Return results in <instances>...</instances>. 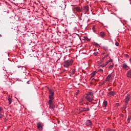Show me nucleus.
<instances>
[{
  "instance_id": "obj_26",
  "label": "nucleus",
  "mask_w": 131,
  "mask_h": 131,
  "mask_svg": "<svg viewBox=\"0 0 131 131\" xmlns=\"http://www.w3.org/2000/svg\"><path fill=\"white\" fill-rule=\"evenodd\" d=\"M0 113H4L3 108L2 107H0Z\"/></svg>"
},
{
  "instance_id": "obj_32",
  "label": "nucleus",
  "mask_w": 131,
  "mask_h": 131,
  "mask_svg": "<svg viewBox=\"0 0 131 131\" xmlns=\"http://www.w3.org/2000/svg\"><path fill=\"white\" fill-rule=\"evenodd\" d=\"M101 54H102V55H105V52H102V53H101Z\"/></svg>"
},
{
  "instance_id": "obj_2",
  "label": "nucleus",
  "mask_w": 131,
  "mask_h": 131,
  "mask_svg": "<svg viewBox=\"0 0 131 131\" xmlns=\"http://www.w3.org/2000/svg\"><path fill=\"white\" fill-rule=\"evenodd\" d=\"M85 99L90 103L94 101V94L92 92H88L86 94Z\"/></svg>"
},
{
  "instance_id": "obj_35",
  "label": "nucleus",
  "mask_w": 131,
  "mask_h": 131,
  "mask_svg": "<svg viewBox=\"0 0 131 131\" xmlns=\"http://www.w3.org/2000/svg\"><path fill=\"white\" fill-rule=\"evenodd\" d=\"M78 95V92L76 93V95L77 96Z\"/></svg>"
},
{
  "instance_id": "obj_24",
  "label": "nucleus",
  "mask_w": 131,
  "mask_h": 131,
  "mask_svg": "<svg viewBox=\"0 0 131 131\" xmlns=\"http://www.w3.org/2000/svg\"><path fill=\"white\" fill-rule=\"evenodd\" d=\"M103 70L102 69H99L98 70L97 72H100V73H103Z\"/></svg>"
},
{
  "instance_id": "obj_15",
  "label": "nucleus",
  "mask_w": 131,
  "mask_h": 131,
  "mask_svg": "<svg viewBox=\"0 0 131 131\" xmlns=\"http://www.w3.org/2000/svg\"><path fill=\"white\" fill-rule=\"evenodd\" d=\"M88 111H90V108H83L82 111H81V112H88Z\"/></svg>"
},
{
  "instance_id": "obj_16",
  "label": "nucleus",
  "mask_w": 131,
  "mask_h": 131,
  "mask_svg": "<svg viewBox=\"0 0 131 131\" xmlns=\"http://www.w3.org/2000/svg\"><path fill=\"white\" fill-rule=\"evenodd\" d=\"M110 62H111V63H112V62H113V60L111 58H110L108 60H107L106 62V63H105L106 65H108V64L109 63H110Z\"/></svg>"
},
{
  "instance_id": "obj_22",
  "label": "nucleus",
  "mask_w": 131,
  "mask_h": 131,
  "mask_svg": "<svg viewBox=\"0 0 131 131\" xmlns=\"http://www.w3.org/2000/svg\"><path fill=\"white\" fill-rule=\"evenodd\" d=\"M76 70L75 69H73L72 71H71V74H74V73H75Z\"/></svg>"
},
{
  "instance_id": "obj_36",
  "label": "nucleus",
  "mask_w": 131,
  "mask_h": 131,
  "mask_svg": "<svg viewBox=\"0 0 131 131\" xmlns=\"http://www.w3.org/2000/svg\"><path fill=\"white\" fill-rule=\"evenodd\" d=\"M129 62H130V63H131V58H130V59H129Z\"/></svg>"
},
{
  "instance_id": "obj_29",
  "label": "nucleus",
  "mask_w": 131,
  "mask_h": 131,
  "mask_svg": "<svg viewBox=\"0 0 131 131\" xmlns=\"http://www.w3.org/2000/svg\"><path fill=\"white\" fill-rule=\"evenodd\" d=\"M105 66H107V64H101L100 66L101 67H105Z\"/></svg>"
},
{
  "instance_id": "obj_13",
  "label": "nucleus",
  "mask_w": 131,
  "mask_h": 131,
  "mask_svg": "<svg viewBox=\"0 0 131 131\" xmlns=\"http://www.w3.org/2000/svg\"><path fill=\"white\" fill-rule=\"evenodd\" d=\"M97 72H97V71L93 72L91 75V78H93V77H94V76H95V75H96V73H97Z\"/></svg>"
},
{
  "instance_id": "obj_4",
  "label": "nucleus",
  "mask_w": 131,
  "mask_h": 131,
  "mask_svg": "<svg viewBox=\"0 0 131 131\" xmlns=\"http://www.w3.org/2000/svg\"><path fill=\"white\" fill-rule=\"evenodd\" d=\"M48 104L49 105V108L51 110H54L55 109V104H53V100H49L48 102Z\"/></svg>"
},
{
  "instance_id": "obj_5",
  "label": "nucleus",
  "mask_w": 131,
  "mask_h": 131,
  "mask_svg": "<svg viewBox=\"0 0 131 131\" xmlns=\"http://www.w3.org/2000/svg\"><path fill=\"white\" fill-rule=\"evenodd\" d=\"M122 68L124 70H128V69H129V67H128V66H127V64L125 62H122Z\"/></svg>"
},
{
  "instance_id": "obj_8",
  "label": "nucleus",
  "mask_w": 131,
  "mask_h": 131,
  "mask_svg": "<svg viewBox=\"0 0 131 131\" xmlns=\"http://www.w3.org/2000/svg\"><path fill=\"white\" fill-rule=\"evenodd\" d=\"M115 95V92L114 91H111L107 94V97H114Z\"/></svg>"
},
{
  "instance_id": "obj_14",
  "label": "nucleus",
  "mask_w": 131,
  "mask_h": 131,
  "mask_svg": "<svg viewBox=\"0 0 131 131\" xmlns=\"http://www.w3.org/2000/svg\"><path fill=\"white\" fill-rule=\"evenodd\" d=\"M114 67V64L113 63V62H111L108 67V68L109 69H112V68Z\"/></svg>"
},
{
  "instance_id": "obj_31",
  "label": "nucleus",
  "mask_w": 131,
  "mask_h": 131,
  "mask_svg": "<svg viewBox=\"0 0 131 131\" xmlns=\"http://www.w3.org/2000/svg\"><path fill=\"white\" fill-rule=\"evenodd\" d=\"M4 78H5V79H7V78H8V75H4Z\"/></svg>"
},
{
  "instance_id": "obj_7",
  "label": "nucleus",
  "mask_w": 131,
  "mask_h": 131,
  "mask_svg": "<svg viewBox=\"0 0 131 131\" xmlns=\"http://www.w3.org/2000/svg\"><path fill=\"white\" fill-rule=\"evenodd\" d=\"M37 127L39 130H42V124L40 122H38L37 124Z\"/></svg>"
},
{
  "instance_id": "obj_25",
  "label": "nucleus",
  "mask_w": 131,
  "mask_h": 131,
  "mask_svg": "<svg viewBox=\"0 0 131 131\" xmlns=\"http://www.w3.org/2000/svg\"><path fill=\"white\" fill-rule=\"evenodd\" d=\"M127 122H128V123H129V122H130V117H128L127 120Z\"/></svg>"
},
{
  "instance_id": "obj_21",
  "label": "nucleus",
  "mask_w": 131,
  "mask_h": 131,
  "mask_svg": "<svg viewBox=\"0 0 131 131\" xmlns=\"http://www.w3.org/2000/svg\"><path fill=\"white\" fill-rule=\"evenodd\" d=\"M106 131H116L115 129H111L110 128H107L106 129Z\"/></svg>"
},
{
  "instance_id": "obj_12",
  "label": "nucleus",
  "mask_w": 131,
  "mask_h": 131,
  "mask_svg": "<svg viewBox=\"0 0 131 131\" xmlns=\"http://www.w3.org/2000/svg\"><path fill=\"white\" fill-rule=\"evenodd\" d=\"M74 9L77 12H81V9H80L79 7H75Z\"/></svg>"
},
{
  "instance_id": "obj_11",
  "label": "nucleus",
  "mask_w": 131,
  "mask_h": 131,
  "mask_svg": "<svg viewBox=\"0 0 131 131\" xmlns=\"http://www.w3.org/2000/svg\"><path fill=\"white\" fill-rule=\"evenodd\" d=\"M126 76L128 78H131V70L127 71L126 73Z\"/></svg>"
},
{
  "instance_id": "obj_3",
  "label": "nucleus",
  "mask_w": 131,
  "mask_h": 131,
  "mask_svg": "<svg viewBox=\"0 0 131 131\" xmlns=\"http://www.w3.org/2000/svg\"><path fill=\"white\" fill-rule=\"evenodd\" d=\"M49 101H53L54 100V95H55L54 90L49 89Z\"/></svg>"
},
{
  "instance_id": "obj_30",
  "label": "nucleus",
  "mask_w": 131,
  "mask_h": 131,
  "mask_svg": "<svg viewBox=\"0 0 131 131\" xmlns=\"http://www.w3.org/2000/svg\"><path fill=\"white\" fill-rule=\"evenodd\" d=\"M103 50H104V51H108V48L107 47H103Z\"/></svg>"
},
{
  "instance_id": "obj_20",
  "label": "nucleus",
  "mask_w": 131,
  "mask_h": 131,
  "mask_svg": "<svg viewBox=\"0 0 131 131\" xmlns=\"http://www.w3.org/2000/svg\"><path fill=\"white\" fill-rule=\"evenodd\" d=\"M8 102H9V105H11L12 103V99L11 98H8Z\"/></svg>"
},
{
  "instance_id": "obj_1",
  "label": "nucleus",
  "mask_w": 131,
  "mask_h": 131,
  "mask_svg": "<svg viewBox=\"0 0 131 131\" xmlns=\"http://www.w3.org/2000/svg\"><path fill=\"white\" fill-rule=\"evenodd\" d=\"M73 60L72 59H69L65 60L62 63V66L65 68H68V67H70V66H72L73 65Z\"/></svg>"
},
{
  "instance_id": "obj_23",
  "label": "nucleus",
  "mask_w": 131,
  "mask_h": 131,
  "mask_svg": "<svg viewBox=\"0 0 131 131\" xmlns=\"http://www.w3.org/2000/svg\"><path fill=\"white\" fill-rule=\"evenodd\" d=\"M109 57V54H107L106 55L104 56V57L102 58V60H104V59H106V58H108Z\"/></svg>"
},
{
  "instance_id": "obj_33",
  "label": "nucleus",
  "mask_w": 131,
  "mask_h": 131,
  "mask_svg": "<svg viewBox=\"0 0 131 131\" xmlns=\"http://www.w3.org/2000/svg\"><path fill=\"white\" fill-rule=\"evenodd\" d=\"M95 46H96L97 47H98V46H99V44L96 43V44H95Z\"/></svg>"
},
{
  "instance_id": "obj_34",
  "label": "nucleus",
  "mask_w": 131,
  "mask_h": 131,
  "mask_svg": "<svg viewBox=\"0 0 131 131\" xmlns=\"http://www.w3.org/2000/svg\"><path fill=\"white\" fill-rule=\"evenodd\" d=\"M125 57H128V55L126 54Z\"/></svg>"
},
{
  "instance_id": "obj_19",
  "label": "nucleus",
  "mask_w": 131,
  "mask_h": 131,
  "mask_svg": "<svg viewBox=\"0 0 131 131\" xmlns=\"http://www.w3.org/2000/svg\"><path fill=\"white\" fill-rule=\"evenodd\" d=\"M128 101H129V97L128 96H127L125 99V103H128Z\"/></svg>"
},
{
  "instance_id": "obj_6",
  "label": "nucleus",
  "mask_w": 131,
  "mask_h": 131,
  "mask_svg": "<svg viewBox=\"0 0 131 131\" xmlns=\"http://www.w3.org/2000/svg\"><path fill=\"white\" fill-rule=\"evenodd\" d=\"M112 74H109L105 79V81H107V82H110V80H112Z\"/></svg>"
},
{
  "instance_id": "obj_10",
  "label": "nucleus",
  "mask_w": 131,
  "mask_h": 131,
  "mask_svg": "<svg viewBox=\"0 0 131 131\" xmlns=\"http://www.w3.org/2000/svg\"><path fill=\"white\" fill-rule=\"evenodd\" d=\"M92 124L93 123H92V122H91V120H88L86 121V126H91V125H92Z\"/></svg>"
},
{
  "instance_id": "obj_9",
  "label": "nucleus",
  "mask_w": 131,
  "mask_h": 131,
  "mask_svg": "<svg viewBox=\"0 0 131 131\" xmlns=\"http://www.w3.org/2000/svg\"><path fill=\"white\" fill-rule=\"evenodd\" d=\"M105 36H106V34L104 32H101L99 33V36L101 37V38H104V37H105Z\"/></svg>"
},
{
  "instance_id": "obj_18",
  "label": "nucleus",
  "mask_w": 131,
  "mask_h": 131,
  "mask_svg": "<svg viewBox=\"0 0 131 131\" xmlns=\"http://www.w3.org/2000/svg\"><path fill=\"white\" fill-rule=\"evenodd\" d=\"M107 101L104 100L103 102V107H107Z\"/></svg>"
},
{
  "instance_id": "obj_28",
  "label": "nucleus",
  "mask_w": 131,
  "mask_h": 131,
  "mask_svg": "<svg viewBox=\"0 0 131 131\" xmlns=\"http://www.w3.org/2000/svg\"><path fill=\"white\" fill-rule=\"evenodd\" d=\"M115 46H116V47H118L119 46V43L118 42H116Z\"/></svg>"
},
{
  "instance_id": "obj_27",
  "label": "nucleus",
  "mask_w": 131,
  "mask_h": 131,
  "mask_svg": "<svg viewBox=\"0 0 131 131\" xmlns=\"http://www.w3.org/2000/svg\"><path fill=\"white\" fill-rule=\"evenodd\" d=\"M4 117V115L0 113V119Z\"/></svg>"
},
{
  "instance_id": "obj_37",
  "label": "nucleus",
  "mask_w": 131,
  "mask_h": 131,
  "mask_svg": "<svg viewBox=\"0 0 131 131\" xmlns=\"http://www.w3.org/2000/svg\"><path fill=\"white\" fill-rule=\"evenodd\" d=\"M80 103H82V100L80 101Z\"/></svg>"
},
{
  "instance_id": "obj_17",
  "label": "nucleus",
  "mask_w": 131,
  "mask_h": 131,
  "mask_svg": "<svg viewBox=\"0 0 131 131\" xmlns=\"http://www.w3.org/2000/svg\"><path fill=\"white\" fill-rule=\"evenodd\" d=\"M89 6H86L84 7V11H85V12H89Z\"/></svg>"
}]
</instances>
